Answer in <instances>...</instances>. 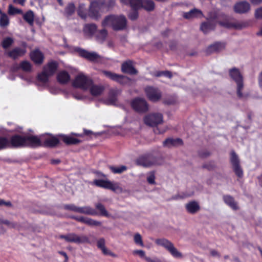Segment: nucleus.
<instances>
[{
	"label": "nucleus",
	"mask_w": 262,
	"mask_h": 262,
	"mask_svg": "<svg viewBox=\"0 0 262 262\" xmlns=\"http://www.w3.org/2000/svg\"><path fill=\"white\" fill-rule=\"evenodd\" d=\"M214 24L211 21H208L203 23L200 27V29L204 33H207L214 29Z\"/></svg>",
	"instance_id": "nucleus-37"
},
{
	"label": "nucleus",
	"mask_w": 262,
	"mask_h": 262,
	"mask_svg": "<svg viewBox=\"0 0 262 262\" xmlns=\"http://www.w3.org/2000/svg\"><path fill=\"white\" fill-rule=\"evenodd\" d=\"M23 18L28 24L32 26L34 20V14L33 12L31 10L27 11L24 14Z\"/></svg>",
	"instance_id": "nucleus-38"
},
{
	"label": "nucleus",
	"mask_w": 262,
	"mask_h": 262,
	"mask_svg": "<svg viewBox=\"0 0 262 262\" xmlns=\"http://www.w3.org/2000/svg\"><path fill=\"white\" fill-rule=\"evenodd\" d=\"M77 13L78 15L82 19L85 20L88 17L85 6L84 4H79L78 5Z\"/></svg>",
	"instance_id": "nucleus-39"
},
{
	"label": "nucleus",
	"mask_w": 262,
	"mask_h": 262,
	"mask_svg": "<svg viewBox=\"0 0 262 262\" xmlns=\"http://www.w3.org/2000/svg\"><path fill=\"white\" fill-rule=\"evenodd\" d=\"M30 57L32 61L35 64H41L44 59V55L38 49H36L30 53Z\"/></svg>",
	"instance_id": "nucleus-22"
},
{
	"label": "nucleus",
	"mask_w": 262,
	"mask_h": 262,
	"mask_svg": "<svg viewBox=\"0 0 262 262\" xmlns=\"http://www.w3.org/2000/svg\"><path fill=\"white\" fill-rule=\"evenodd\" d=\"M26 53L25 49L21 48L19 47H16L9 51L7 53V55L9 57L15 60L19 57L23 56Z\"/></svg>",
	"instance_id": "nucleus-23"
},
{
	"label": "nucleus",
	"mask_w": 262,
	"mask_h": 262,
	"mask_svg": "<svg viewBox=\"0 0 262 262\" xmlns=\"http://www.w3.org/2000/svg\"><path fill=\"white\" fill-rule=\"evenodd\" d=\"M19 68L25 72H30L32 66L31 63L28 61H23L19 64Z\"/></svg>",
	"instance_id": "nucleus-48"
},
{
	"label": "nucleus",
	"mask_w": 262,
	"mask_h": 262,
	"mask_svg": "<svg viewBox=\"0 0 262 262\" xmlns=\"http://www.w3.org/2000/svg\"><path fill=\"white\" fill-rule=\"evenodd\" d=\"M134 254H138L141 257H145V252L143 250H135L133 252Z\"/></svg>",
	"instance_id": "nucleus-62"
},
{
	"label": "nucleus",
	"mask_w": 262,
	"mask_h": 262,
	"mask_svg": "<svg viewBox=\"0 0 262 262\" xmlns=\"http://www.w3.org/2000/svg\"><path fill=\"white\" fill-rule=\"evenodd\" d=\"M102 73L105 76L109 79L114 81H116L121 84L124 83V79L125 78L129 79V78L127 76L123 75L117 74L108 71H103Z\"/></svg>",
	"instance_id": "nucleus-17"
},
{
	"label": "nucleus",
	"mask_w": 262,
	"mask_h": 262,
	"mask_svg": "<svg viewBox=\"0 0 262 262\" xmlns=\"http://www.w3.org/2000/svg\"><path fill=\"white\" fill-rule=\"evenodd\" d=\"M76 11V7L74 3H69L66 6L63 13V15L68 19H71Z\"/></svg>",
	"instance_id": "nucleus-27"
},
{
	"label": "nucleus",
	"mask_w": 262,
	"mask_h": 262,
	"mask_svg": "<svg viewBox=\"0 0 262 262\" xmlns=\"http://www.w3.org/2000/svg\"><path fill=\"white\" fill-rule=\"evenodd\" d=\"M147 181L149 184H155V176L154 171L150 172L147 178Z\"/></svg>",
	"instance_id": "nucleus-56"
},
{
	"label": "nucleus",
	"mask_w": 262,
	"mask_h": 262,
	"mask_svg": "<svg viewBox=\"0 0 262 262\" xmlns=\"http://www.w3.org/2000/svg\"><path fill=\"white\" fill-rule=\"evenodd\" d=\"M255 15L256 18L262 19V7L255 11Z\"/></svg>",
	"instance_id": "nucleus-61"
},
{
	"label": "nucleus",
	"mask_w": 262,
	"mask_h": 262,
	"mask_svg": "<svg viewBox=\"0 0 262 262\" xmlns=\"http://www.w3.org/2000/svg\"><path fill=\"white\" fill-rule=\"evenodd\" d=\"M59 238L64 239L66 242L69 243H74L76 244H91L89 238L84 235L78 236L75 233H69L66 235H60Z\"/></svg>",
	"instance_id": "nucleus-6"
},
{
	"label": "nucleus",
	"mask_w": 262,
	"mask_h": 262,
	"mask_svg": "<svg viewBox=\"0 0 262 262\" xmlns=\"http://www.w3.org/2000/svg\"><path fill=\"white\" fill-rule=\"evenodd\" d=\"M93 83V80L83 74L77 75L72 82V85L76 88L88 90Z\"/></svg>",
	"instance_id": "nucleus-4"
},
{
	"label": "nucleus",
	"mask_w": 262,
	"mask_h": 262,
	"mask_svg": "<svg viewBox=\"0 0 262 262\" xmlns=\"http://www.w3.org/2000/svg\"><path fill=\"white\" fill-rule=\"evenodd\" d=\"M183 141L180 138H167L165 140V145L168 147H178L182 145Z\"/></svg>",
	"instance_id": "nucleus-32"
},
{
	"label": "nucleus",
	"mask_w": 262,
	"mask_h": 262,
	"mask_svg": "<svg viewBox=\"0 0 262 262\" xmlns=\"http://www.w3.org/2000/svg\"><path fill=\"white\" fill-rule=\"evenodd\" d=\"M72 135L74 136V137H83L84 136H91L93 134V132L90 130H88L86 129H83V134H78L75 133H72Z\"/></svg>",
	"instance_id": "nucleus-52"
},
{
	"label": "nucleus",
	"mask_w": 262,
	"mask_h": 262,
	"mask_svg": "<svg viewBox=\"0 0 262 262\" xmlns=\"http://www.w3.org/2000/svg\"><path fill=\"white\" fill-rule=\"evenodd\" d=\"M163 121V116L160 113L149 114L144 117V123L150 126H155Z\"/></svg>",
	"instance_id": "nucleus-9"
},
{
	"label": "nucleus",
	"mask_w": 262,
	"mask_h": 262,
	"mask_svg": "<svg viewBox=\"0 0 262 262\" xmlns=\"http://www.w3.org/2000/svg\"><path fill=\"white\" fill-rule=\"evenodd\" d=\"M97 30V25L95 24L91 23L85 24L83 31L86 35L92 36L96 32Z\"/></svg>",
	"instance_id": "nucleus-29"
},
{
	"label": "nucleus",
	"mask_w": 262,
	"mask_h": 262,
	"mask_svg": "<svg viewBox=\"0 0 262 262\" xmlns=\"http://www.w3.org/2000/svg\"><path fill=\"white\" fill-rule=\"evenodd\" d=\"M93 184L97 187L111 190L114 192H121L122 191V188L117 182H113L103 179H95Z\"/></svg>",
	"instance_id": "nucleus-3"
},
{
	"label": "nucleus",
	"mask_w": 262,
	"mask_h": 262,
	"mask_svg": "<svg viewBox=\"0 0 262 262\" xmlns=\"http://www.w3.org/2000/svg\"><path fill=\"white\" fill-rule=\"evenodd\" d=\"M8 138L6 136H0V150L9 148Z\"/></svg>",
	"instance_id": "nucleus-46"
},
{
	"label": "nucleus",
	"mask_w": 262,
	"mask_h": 262,
	"mask_svg": "<svg viewBox=\"0 0 262 262\" xmlns=\"http://www.w3.org/2000/svg\"><path fill=\"white\" fill-rule=\"evenodd\" d=\"M72 219L75 220L76 221L85 224L89 226H100L102 224L101 222L97 221L92 219L84 217V216H75L72 217Z\"/></svg>",
	"instance_id": "nucleus-19"
},
{
	"label": "nucleus",
	"mask_w": 262,
	"mask_h": 262,
	"mask_svg": "<svg viewBox=\"0 0 262 262\" xmlns=\"http://www.w3.org/2000/svg\"><path fill=\"white\" fill-rule=\"evenodd\" d=\"M0 224L6 225L9 227L12 228H15L17 226V224L16 223L10 222L7 220H3L1 219H0Z\"/></svg>",
	"instance_id": "nucleus-55"
},
{
	"label": "nucleus",
	"mask_w": 262,
	"mask_h": 262,
	"mask_svg": "<svg viewBox=\"0 0 262 262\" xmlns=\"http://www.w3.org/2000/svg\"><path fill=\"white\" fill-rule=\"evenodd\" d=\"M0 17V26L2 27H5L9 24V19L8 16L2 12Z\"/></svg>",
	"instance_id": "nucleus-47"
},
{
	"label": "nucleus",
	"mask_w": 262,
	"mask_h": 262,
	"mask_svg": "<svg viewBox=\"0 0 262 262\" xmlns=\"http://www.w3.org/2000/svg\"><path fill=\"white\" fill-rule=\"evenodd\" d=\"M134 241L137 245H139L142 246L143 245L141 236L139 233H136L134 235Z\"/></svg>",
	"instance_id": "nucleus-57"
},
{
	"label": "nucleus",
	"mask_w": 262,
	"mask_h": 262,
	"mask_svg": "<svg viewBox=\"0 0 262 262\" xmlns=\"http://www.w3.org/2000/svg\"><path fill=\"white\" fill-rule=\"evenodd\" d=\"M90 88L91 94L94 96L100 95L104 91V88L102 86L92 84Z\"/></svg>",
	"instance_id": "nucleus-40"
},
{
	"label": "nucleus",
	"mask_w": 262,
	"mask_h": 262,
	"mask_svg": "<svg viewBox=\"0 0 262 262\" xmlns=\"http://www.w3.org/2000/svg\"><path fill=\"white\" fill-rule=\"evenodd\" d=\"M72 135H67L64 134H60V139L66 145H78L82 142V140L76 138Z\"/></svg>",
	"instance_id": "nucleus-18"
},
{
	"label": "nucleus",
	"mask_w": 262,
	"mask_h": 262,
	"mask_svg": "<svg viewBox=\"0 0 262 262\" xmlns=\"http://www.w3.org/2000/svg\"><path fill=\"white\" fill-rule=\"evenodd\" d=\"M103 27L111 26L115 31L123 30L126 29L127 20L123 15H109L105 17L101 23Z\"/></svg>",
	"instance_id": "nucleus-1"
},
{
	"label": "nucleus",
	"mask_w": 262,
	"mask_h": 262,
	"mask_svg": "<svg viewBox=\"0 0 262 262\" xmlns=\"http://www.w3.org/2000/svg\"><path fill=\"white\" fill-rule=\"evenodd\" d=\"M250 9V4L246 2H238L234 6V11L239 14L247 13L249 11Z\"/></svg>",
	"instance_id": "nucleus-24"
},
{
	"label": "nucleus",
	"mask_w": 262,
	"mask_h": 262,
	"mask_svg": "<svg viewBox=\"0 0 262 262\" xmlns=\"http://www.w3.org/2000/svg\"><path fill=\"white\" fill-rule=\"evenodd\" d=\"M25 140L26 147L36 148L38 147L42 146V143L40 140V139L36 136H25Z\"/></svg>",
	"instance_id": "nucleus-16"
},
{
	"label": "nucleus",
	"mask_w": 262,
	"mask_h": 262,
	"mask_svg": "<svg viewBox=\"0 0 262 262\" xmlns=\"http://www.w3.org/2000/svg\"><path fill=\"white\" fill-rule=\"evenodd\" d=\"M202 12L201 10L197 9H193L188 12H184L183 16L187 19H191L195 17H202Z\"/></svg>",
	"instance_id": "nucleus-28"
},
{
	"label": "nucleus",
	"mask_w": 262,
	"mask_h": 262,
	"mask_svg": "<svg viewBox=\"0 0 262 262\" xmlns=\"http://www.w3.org/2000/svg\"><path fill=\"white\" fill-rule=\"evenodd\" d=\"M75 51L78 53L80 57L92 62L97 61L100 57V55L96 52H89L88 51L80 48H75Z\"/></svg>",
	"instance_id": "nucleus-10"
},
{
	"label": "nucleus",
	"mask_w": 262,
	"mask_h": 262,
	"mask_svg": "<svg viewBox=\"0 0 262 262\" xmlns=\"http://www.w3.org/2000/svg\"><path fill=\"white\" fill-rule=\"evenodd\" d=\"M101 251L104 255H110L112 257H116V255L111 252L110 250H108L106 247L103 248L101 249Z\"/></svg>",
	"instance_id": "nucleus-60"
},
{
	"label": "nucleus",
	"mask_w": 262,
	"mask_h": 262,
	"mask_svg": "<svg viewBox=\"0 0 262 262\" xmlns=\"http://www.w3.org/2000/svg\"><path fill=\"white\" fill-rule=\"evenodd\" d=\"M63 207L66 210L79 213V207H77L74 204H67L64 205Z\"/></svg>",
	"instance_id": "nucleus-54"
},
{
	"label": "nucleus",
	"mask_w": 262,
	"mask_h": 262,
	"mask_svg": "<svg viewBox=\"0 0 262 262\" xmlns=\"http://www.w3.org/2000/svg\"><path fill=\"white\" fill-rule=\"evenodd\" d=\"M8 13L10 15H14L16 14H23V11L21 9L16 8L12 5H9L8 8Z\"/></svg>",
	"instance_id": "nucleus-50"
},
{
	"label": "nucleus",
	"mask_w": 262,
	"mask_h": 262,
	"mask_svg": "<svg viewBox=\"0 0 262 262\" xmlns=\"http://www.w3.org/2000/svg\"><path fill=\"white\" fill-rule=\"evenodd\" d=\"M50 77L51 76L44 70H42V71L38 74L37 80L41 82L47 83Z\"/></svg>",
	"instance_id": "nucleus-44"
},
{
	"label": "nucleus",
	"mask_w": 262,
	"mask_h": 262,
	"mask_svg": "<svg viewBox=\"0 0 262 262\" xmlns=\"http://www.w3.org/2000/svg\"><path fill=\"white\" fill-rule=\"evenodd\" d=\"M60 134L57 136L51 135L50 136L46 138L42 143V146L55 148L59 146L61 143Z\"/></svg>",
	"instance_id": "nucleus-14"
},
{
	"label": "nucleus",
	"mask_w": 262,
	"mask_h": 262,
	"mask_svg": "<svg viewBox=\"0 0 262 262\" xmlns=\"http://www.w3.org/2000/svg\"><path fill=\"white\" fill-rule=\"evenodd\" d=\"M14 40L12 38L7 37L3 39L2 42V46L4 49H8L13 43Z\"/></svg>",
	"instance_id": "nucleus-49"
},
{
	"label": "nucleus",
	"mask_w": 262,
	"mask_h": 262,
	"mask_svg": "<svg viewBox=\"0 0 262 262\" xmlns=\"http://www.w3.org/2000/svg\"><path fill=\"white\" fill-rule=\"evenodd\" d=\"M95 207L99 211L100 215L107 217H109L110 216V214L108 213L102 204L100 203H97L95 205Z\"/></svg>",
	"instance_id": "nucleus-42"
},
{
	"label": "nucleus",
	"mask_w": 262,
	"mask_h": 262,
	"mask_svg": "<svg viewBox=\"0 0 262 262\" xmlns=\"http://www.w3.org/2000/svg\"><path fill=\"white\" fill-rule=\"evenodd\" d=\"M121 70L122 73L130 75H137L138 73V70L134 66V61L129 59L122 63Z\"/></svg>",
	"instance_id": "nucleus-13"
},
{
	"label": "nucleus",
	"mask_w": 262,
	"mask_h": 262,
	"mask_svg": "<svg viewBox=\"0 0 262 262\" xmlns=\"http://www.w3.org/2000/svg\"><path fill=\"white\" fill-rule=\"evenodd\" d=\"M248 26L249 23L247 21L235 20L233 21L232 28L241 30L246 28Z\"/></svg>",
	"instance_id": "nucleus-43"
},
{
	"label": "nucleus",
	"mask_w": 262,
	"mask_h": 262,
	"mask_svg": "<svg viewBox=\"0 0 262 262\" xmlns=\"http://www.w3.org/2000/svg\"><path fill=\"white\" fill-rule=\"evenodd\" d=\"M155 163V159L150 155L141 156L136 160V164L137 165L144 167H149L154 165Z\"/></svg>",
	"instance_id": "nucleus-15"
},
{
	"label": "nucleus",
	"mask_w": 262,
	"mask_h": 262,
	"mask_svg": "<svg viewBox=\"0 0 262 262\" xmlns=\"http://www.w3.org/2000/svg\"><path fill=\"white\" fill-rule=\"evenodd\" d=\"M223 200L225 203L229 206L233 210H237L238 209L237 203L235 201L234 198L229 195H224Z\"/></svg>",
	"instance_id": "nucleus-34"
},
{
	"label": "nucleus",
	"mask_w": 262,
	"mask_h": 262,
	"mask_svg": "<svg viewBox=\"0 0 262 262\" xmlns=\"http://www.w3.org/2000/svg\"><path fill=\"white\" fill-rule=\"evenodd\" d=\"M57 80L60 84H67L70 80V76L66 71H62L57 74Z\"/></svg>",
	"instance_id": "nucleus-30"
},
{
	"label": "nucleus",
	"mask_w": 262,
	"mask_h": 262,
	"mask_svg": "<svg viewBox=\"0 0 262 262\" xmlns=\"http://www.w3.org/2000/svg\"><path fill=\"white\" fill-rule=\"evenodd\" d=\"M9 148H18L26 147L25 136L15 134L8 138Z\"/></svg>",
	"instance_id": "nucleus-7"
},
{
	"label": "nucleus",
	"mask_w": 262,
	"mask_h": 262,
	"mask_svg": "<svg viewBox=\"0 0 262 262\" xmlns=\"http://www.w3.org/2000/svg\"><path fill=\"white\" fill-rule=\"evenodd\" d=\"M185 208L186 211L192 214L196 213L201 209L199 203L195 201H192L186 204Z\"/></svg>",
	"instance_id": "nucleus-25"
},
{
	"label": "nucleus",
	"mask_w": 262,
	"mask_h": 262,
	"mask_svg": "<svg viewBox=\"0 0 262 262\" xmlns=\"http://www.w3.org/2000/svg\"><path fill=\"white\" fill-rule=\"evenodd\" d=\"M177 102V99L174 96H167L165 100V104L167 105H173L176 103Z\"/></svg>",
	"instance_id": "nucleus-51"
},
{
	"label": "nucleus",
	"mask_w": 262,
	"mask_h": 262,
	"mask_svg": "<svg viewBox=\"0 0 262 262\" xmlns=\"http://www.w3.org/2000/svg\"><path fill=\"white\" fill-rule=\"evenodd\" d=\"M59 64L57 61L51 60L49 61L48 63L44 66L43 70H44L50 76H53L56 72Z\"/></svg>",
	"instance_id": "nucleus-20"
},
{
	"label": "nucleus",
	"mask_w": 262,
	"mask_h": 262,
	"mask_svg": "<svg viewBox=\"0 0 262 262\" xmlns=\"http://www.w3.org/2000/svg\"><path fill=\"white\" fill-rule=\"evenodd\" d=\"M109 168L113 173L118 174H120L123 172L124 171H126L127 169V167L124 165H121L119 167L110 166L109 167Z\"/></svg>",
	"instance_id": "nucleus-45"
},
{
	"label": "nucleus",
	"mask_w": 262,
	"mask_h": 262,
	"mask_svg": "<svg viewBox=\"0 0 262 262\" xmlns=\"http://www.w3.org/2000/svg\"><path fill=\"white\" fill-rule=\"evenodd\" d=\"M230 161L235 174L238 177L242 178L243 176V171L239 165L238 156L234 151H232L231 153Z\"/></svg>",
	"instance_id": "nucleus-12"
},
{
	"label": "nucleus",
	"mask_w": 262,
	"mask_h": 262,
	"mask_svg": "<svg viewBox=\"0 0 262 262\" xmlns=\"http://www.w3.org/2000/svg\"><path fill=\"white\" fill-rule=\"evenodd\" d=\"M108 35L107 31L105 29L99 30L96 35V39L100 43H103L106 39Z\"/></svg>",
	"instance_id": "nucleus-36"
},
{
	"label": "nucleus",
	"mask_w": 262,
	"mask_h": 262,
	"mask_svg": "<svg viewBox=\"0 0 262 262\" xmlns=\"http://www.w3.org/2000/svg\"><path fill=\"white\" fill-rule=\"evenodd\" d=\"M145 259L147 262H161L160 259L157 258H151L148 257H145Z\"/></svg>",
	"instance_id": "nucleus-64"
},
{
	"label": "nucleus",
	"mask_w": 262,
	"mask_h": 262,
	"mask_svg": "<svg viewBox=\"0 0 262 262\" xmlns=\"http://www.w3.org/2000/svg\"><path fill=\"white\" fill-rule=\"evenodd\" d=\"M131 106L137 112L145 113L148 110V105L143 98H136L131 102Z\"/></svg>",
	"instance_id": "nucleus-8"
},
{
	"label": "nucleus",
	"mask_w": 262,
	"mask_h": 262,
	"mask_svg": "<svg viewBox=\"0 0 262 262\" xmlns=\"http://www.w3.org/2000/svg\"><path fill=\"white\" fill-rule=\"evenodd\" d=\"M219 24L221 26L227 28H232L233 22L229 21V20H225L224 21H220Z\"/></svg>",
	"instance_id": "nucleus-58"
},
{
	"label": "nucleus",
	"mask_w": 262,
	"mask_h": 262,
	"mask_svg": "<svg viewBox=\"0 0 262 262\" xmlns=\"http://www.w3.org/2000/svg\"><path fill=\"white\" fill-rule=\"evenodd\" d=\"M148 99L152 102H157L161 98V93L159 90L151 86H147L144 89Z\"/></svg>",
	"instance_id": "nucleus-11"
},
{
	"label": "nucleus",
	"mask_w": 262,
	"mask_h": 262,
	"mask_svg": "<svg viewBox=\"0 0 262 262\" xmlns=\"http://www.w3.org/2000/svg\"><path fill=\"white\" fill-rule=\"evenodd\" d=\"M165 248H166L174 257L178 258L183 257L182 254L175 248L173 244L166 239H165Z\"/></svg>",
	"instance_id": "nucleus-21"
},
{
	"label": "nucleus",
	"mask_w": 262,
	"mask_h": 262,
	"mask_svg": "<svg viewBox=\"0 0 262 262\" xmlns=\"http://www.w3.org/2000/svg\"><path fill=\"white\" fill-rule=\"evenodd\" d=\"M143 0H120L121 3L129 5L132 9H139L142 7Z\"/></svg>",
	"instance_id": "nucleus-31"
},
{
	"label": "nucleus",
	"mask_w": 262,
	"mask_h": 262,
	"mask_svg": "<svg viewBox=\"0 0 262 262\" xmlns=\"http://www.w3.org/2000/svg\"><path fill=\"white\" fill-rule=\"evenodd\" d=\"M79 213L93 216L98 214L96 210L90 206L79 207Z\"/></svg>",
	"instance_id": "nucleus-35"
},
{
	"label": "nucleus",
	"mask_w": 262,
	"mask_h": 262,
	"mask_svg": "<svg viewBox=\"0 0 262 262\" xmlns=\"http://www.w3.org/2000/svg\"><path fill=\"white\" fill-rule=\"evenodd\" d=\"M118 92L117 90H111L108 93V98L106 99L107 104L115 105L117 101Z\"/></svg>",
	"instance_id": "nucleus-33"
},
{
	"label": "nucleus",
	"mask_w": 262,
	"mask_h": 262,
	"mask_svg": "<svg viewBox=\"0 0 262 262\" xmlns=\"http://www.w3.org/2000/svg\"><path fill=\"white\" fill-rule=\"evenodd\" d=\"M214 166V164L212 163H206L203 165V168H207L209 170L213 169Z\"/></svg>",
	"instance_id": "nucleus-63"
},
{
	"label": "nucleus",
	"mask_w": 262,
	"mask_h": 262,
	"mask_svg": "<svg viewBox=\"0 0 262 262\" xmlns=\"http://www.w3.org/2000/svg\"><path fill=\"white\" fill-rule=\"evenodd\" d=\"M225 48V45L224 43L216 42L210 45L206 50L207 54H210L214 53H218L223 50Z\"/></svg>",
	"instance_id": "nucleus-26"
},
{
	"label": "nucleus",
	"mask_w": 262,
	"mask_h": 262,
	"mask_svg": "<svg viewBox=\"0 0 262 262\" xmlns=\"http://www.w3.org/2000/svg\"><path fill=\"white\" fill-rule=\"evenodd\" d=\"M141 8H143L147 11H152L155 8V4L151 0H144L142 2Z\"/></svg>",
	"instance_id": "nucleus-41"
},
{
	"label": "nucleus",
	"mask_w": 262,
	"mask_h": 262,
	"mask_svg": "<svg viewBox=\"0 0 262 262\" xmlns=\"http://www.w3.org/2000/svg\"><path fill=\"white\" fill-rule=\"evenodd\" d=\"M138 10V9H132V11L129 13L128 17L129 19L131 20H135L138 18L139 16Z\"/></svg>",
	"instance_id": "nucleus-53"
},
{
	"label": "nucleus",
	"mask_w": 262,
	"mask_h": 262,
	"mask_svg": "<svg viewBox=\"0 0 262 262\" xmlns=\"http://www.w3.org/2000/svg\"><path fill=\"white\" fill-rule=\"evenodd\" d=\"M105 0L92 1L89 8V16L94 19L100 17L99 10L104 5Z\"/></svg>",
	"instance_id": "nucleus-5"
},
{
	"label": "nucleus",
	"mask_w": 262,
	"mask_h": 262,
	"mask_svg": "<svg viewBox=\"0 0 262 262\" xmlns=\"http://www.w3.org/2000/svg\"><path fill=\"white\" fill-rule=\"evenodd\" d=\"M105 239L103 238H100L97 243V247L100 250L102 249L103 248L105 247Z\"/></svg>",
	"instance_id": "nucleus-59"
},
{
	"label": "nucleus",
	"mask_w": 262,
	"mask_h": 262,
	"mask_svg": "<svg viewBox=\"0 0 262 262\" xmlns=\"http://www.w3.org/2000/svg\"><path fill=\"white\" fill-rule=\"evenodd\" d=\"M230 77L236 82L237 84V95L239 98H244L247 97L242 93L244 88L243 78L239 70L233 68L229 70Z\"/></svg>",
	"instance_id": "nucleus-2"
}]
</instances>
